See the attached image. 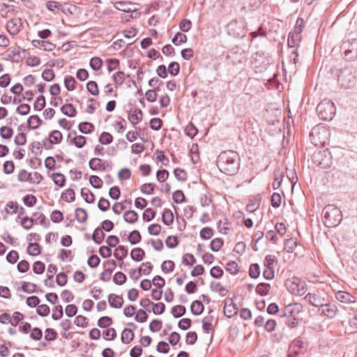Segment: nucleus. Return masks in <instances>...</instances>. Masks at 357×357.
<instances>
[{
  "instance_id": "412c9836",
  "label": "nucleus",
  "mask_w": 357,
  "mask_h": 357,
  "mask_svg": "<svg viewBox=\"0 0 357 357\" xmlns=\"http://www.w3.org/2000/svg\"><path fill=\"white\" fill-rule=\"evenodd\" d=\"M31 44L35 47L40 46L45 51L48 52L52 51L56 47L55 44L43 40H33Z\"/></svg>"
},
{
  "instance_id": "cd10ccee",
  "label": "nucleus",
  "mask_w": 357,
  "mask_h": 357,
  "mask_svg": "<svg viewBox=\"0 0 357 357\" xmlns=\"http://www.w3.org/2000/svg\"><path fill=\"white\" fill-rule=\"evenodd\" d=\"M261 197L257 195L254 199L250 200L246 206V211L249 213H253L258 209L261 202Z\"/></svg>"
},
{
  "instance_id": "774afa93",
  "label": "nucleus",
  "mask_w": 357,
  "mask_h": 357,
  "mask_svg": "<svg viewBox=\"0 0 357 357\" xmlns=\"http://www.w3.org/2000/svg\"><path fill=\"white\" fill-rule=\"evenodd\" d=\"M225 269L231 275H236L239 272L238 265L234 261L228 262L225 266Z\"/></svg>"
},
{
  "instance_id": "9b49d317",
  "label": "nucleus",
  "mask_w": 357,
  "mask_h": 357,
  "mask_svg": "<svg viewBox=\"0 0 357 357\" xmlns=\"http://www.w3.org/2000/svg\"><path fill=\"white\" fill-rule=\"evenodd\" d=\"M227 57L231 61V62L234 64L236 65L245 62L247 59V54L243 49L238 46H236L231 48V50L229 51L227 55Z\"/></svg>"
},
{
  "instance_id": "aec40b11",
  "label": "nucleus",
  "mask_w": 357,
  "mask_h": 357,
  "mask_svg": "<svg viewBox=\"0 0 357 357\" xmlns=\"http://www.w3.org/2000/svg\"><path fill=\"white\" fill-rule=\"evenodd\" d=\"M307 346V344L305 339L302 337H298L294 340L290 345V349H292L296 354H299L300 350L306 349Z\"/></svg>"
},
{
  "instance_id": "79ce46f5",
  "label": "nucleus",
  "mask_w": 357,
  "mask_h": 357,
  "mask_svg": "<svg viewBox=\"0 0 357 357\" xmlns=\"http://www.w3.org/2000/svg\"><path fill=\"white\" fill-rule=\"evenodd\" d=\"M27 253L31 256H38L40 254V247L38 243H30L27 247Z\"/></svg>"
},
{
  "instance_id": "4468645a",
  "label": "nucleus",
  "mask_w": 357,
  "mask_h": 357,
  "mask_svg": "<svg viewBox=\"0 0 357 357\" xmlns=\"http://www.w3.org/2000/svg\"><path fill=\"white\" fill-rule=\"evenodd\" d=\"M8 32L13 36H15L19 33L21 29L23 28V22L21 18L15 17L8 21L6 26Z\"/></svg>"
},
{
  "instance_id": "e2e57ef3",
  "label": "nucleus",
  "mask_w": 357,
  "mask_h": 357,
  "mask_svg": "<svg viewBox=\"0 0 357 357\" xmlns=\"http://www.w3.org/2000/svg\"><path fill=\"white\" fill-rule=\"evenodd\" d=\"M172 42L176 46L180 45L187 42V36L181 32H178L172 39Z\"/></svg>"
},
{
  "instance_id": "a18cd8bd",
  "label": "nucleus",
  "mask_w": 357,
  "mask_h": 357,
  "mask_svg": "<svg viewBox=\"0 0 357 357\" xmlns=\"http://www.w3.org/2000/svg\"><path fill=\"white\" fill-rule=\"evenodd\" d=\"M185 313H186V308L183 305H178L174 306L172 308V314L173 317L176 319L183 316Z\"/></svg>"
},
{
  "instance_id": "c85d7f7f",
  "label": "nucleus",
  "mask_w": 357,
  "mask_h": 357,
  "mask_svg": "<svg viewBox=\"0 0 357 357\" xmlns=\"http://www.w3.org/2000/svg\"><path fill=\"white\" fill-rule=\"evenodd\" d=\"M145 256L144 250L141 248H135L131 250L130 257L133 261H141Z\"/></svg>"
},
{
  "instance_id": "8fccbe9b",
  "label": "nucleus",
  "mask_w": 357,
  "mask_h": 357,
  "mask_svg": "<svg viewBox=\"0 0 357 357\" xmlns=\"http://www.w3.org/2000/svg\"><path fill=\"white\" fill-rule=\"evenodd\" d=\"M116 87L121 86L125 82V73L123 71H118L112 75Z\"/></svg>"
},
{
  "instance_id": "0eeeda50",
  "label": "nucleus",
  "mask_w": 357,
  "mask_h": 357,
  "mask_svg": "<svg viewBox=\"0 0 357 357\" xmlns=\"http://www.w3.org/2000/svg\"><path fill=\"white\" fill-rule=\"evenodd\" d=\"M301 307L300 304L294 303L291 304L286 306L284 310L281 312L280 317H284L285 319L284 324L290 328H294L297 326L298 321L296 317H293V312L294 309H296L298 312L299 311V307Z\"/></svg>"
},
{
  "instance_id": "a878e982",
  "label": "nucleus",
  "mask_w": 357,
  "mask_h": 357,
  "mask_svg": "<svg viewBox=\"0 0 357 357\" xmlns=\"http://www.w3.org/2000/svg\"><path fill=\"white\" fill-rule=\"evenodd\" d=\"M61 112L68 116L74 117L77 114V110L71 103H66L61 107Z\"/></svg>"
},
{
  "instance_id": "a19ab883",
  "label": "nucleus",
  "mask_w": 357,
  "mask_h": 357,
  "mask_svg": "<svg viewBox=\"0 0 357 357\" xmlns=\"http://www.w3.org/2000/svg\"><path fill=\"white\" fill-rule=\"evenodd\" d=\"M52 180L55 185L60 188L63 187L66 185V177L61 173H53L52 174Z\"/></svg>"
},
{
  "instance_id": "49530a36",
  "label": "nucleus",
  "mask_w": 357,
  "mask_h": 357,
  "mask_svg": "<svg viewBox=\"0 0 357 357\" xmlns=\"http://www.w3.org/2000/svg\"><path fill=\"white\" fill-rule=\"evenodd\" d=\"M141 240L142 236L138 230L132 231L128 237V241L132 245L137 244L141 241Z\"/></svg>"
},
{
  "instance_id": "72a5a7b5",
  "label": "nucleus",
  "mask_w": 357,
  "mask_h": 357,
  "mask_svg": "<svg viewBox=\"0 0 357 357\" xmlns=\"http://www.w3.org/2000/svg\"><path fill=\"white\" fill-rule=\"evenodd\" d=\"M81 196L84 198V201L88 204H92L95 201V196L93 193L86 188L81 189Z\"/></svg>"
},
{
  "instance_id": "f3484780",
  "label": "nucleus",
  "mask_w": 357,
  "mask_h": 357,
  "mask_svg": "<svg viewBox=\"0 0 357 357\" xmlns=\"http://www.w3.org/2000/svg\"><path fill=\"white\" fill-rule=\"evenodd\" d=\"M114 7L125 13H134L137 10L136 5L130 1H117L114 3Z\"/></svg>"
},
{
  "instance_id": "69168bd1",
  "label": "nucleus",
  "mask_w": 357,
  "mask_h": 357,
  "mask_svg": "<svg viewBox=\"0 0 357 357\" xmlns=\"http://www.w3.org/2000/svg\"><path fill=\"white\" fill-rule=\"evenodd\" d=\"M296 246L297 241L296 238H290L284 241V249L287 252H293Z\"/></svg>"
},
{
  "instance_id": "6e6552de",
  "label": "nucleus",
  "mask_w": 357,
  "mask_h": 357,
  "mask_svg": "<svg viewBox=\"0 0 357 357\" xmlns=\"http://www.w3.org/2000/svg\"><path fill=\"white\" fill-rule=\"evenodd\" d=\"M328 135V132L325 127L316 126L310 132V138L312 143L317 146L325 144Z\"/></svg>"
},
{
  "instance_id": "0e129e2a",
  "label": "nucleus",
  "mask_w": 357,
  "mask_h": 357,
  "mask_svg": "<svg viewBox=\"0 0 357 357\" xmlns=\"http://www.w3.org/2000/svg\"><path fill=\"white\" fill-rule=\"evenodd\" d=\"M13 135V130L7 126H2L0 128V136L5 139H9Z\"/></svg>"
},
{
  "instance_id": "de8ad7c7",
  "label": "nucleus",
  "mask_w": 357,
  "mask_h": 357,
  "mask_svg": "<svg viewBox=\"0 0 357 357\" xmlns=\"http://www.w3.org/2000/svg\"><path fill=\"white\" fill-rule=\"evenodd\" d=\"M124 203L131 205L132 204V200L130 199H126L124 202H116L113 205L112 210L114 213L116 215H120L121 213V211H123L126 206L124 205Z\"/></svg>"
},
{
  "instance_id": "13d9d810",
  "label": "nucleus",
  "mask_w": 357,
  "mask_h": 357,
  "mask_svg": "<svg viewBox=\"0 0 357 357\" xmlns=\"http://www.w3.org/2000/svg\"><path fill=\"white\" fill-rule=\"evenodd\" d=\"M172 199L176 204H181L185 202V195L181 190H177L173 192Z\"/></svg>"
},
{
  "instance_id": "2f4dec72",
  "label": "nucleus",
  "mask_w": 357,
  "mask_h": 357,
  "mask_svg": "<svg viewBox=\"0 0 357 357\" xmlns=\"http://www.w3.org/2000/svg\"><path fill=\"white\" fill-rule=\"evenodd\" d=\"M138 214L133 210H129L124 213L123 219L124 220L130 224L135 223L138 220Z\"/></svg>"
},
{
  "instance_id": "6ab92c4d",
  "label": "nucleus",
  "mask_w": 357,
  "mask_h": 357,
  "mask_svg": "<svg viewBox=\"0 0 357 357\" xmlns=\"http://www.w3.org/2000/svg\"><path fill=\"white\" fill-rule=\"evenodd\" d=\"M142 116L143 112L138 108H135L133 110L131 109L128 114V119L134 128H136V125L142 121Z\"/></svg>"
},
{
  "instance_id": "3c124183",
  "label": "nucleus",
  "mask_w": 357,
  "mask_h": 357,
  "mask_svg": "<svg viewBox=\"0 0 357 357\" xmlns=\"http://www.w3.org/2000/svg\"><path fill=\"white\" fill-rule=\"evenodd\" d=\"M61 198L67 202H74L75 199V192L74 190L72 188L67 189L65 192L61 194Z\"/></svg>"
},
{
  "instance_id": "7c9ffc66",
  "label": "nucleus",
  "mask_w": 357,
  "mask_h": 357,
  "mask_svg": "<svg viewBox=\"0 0 357 357\" xmlns=\"http://www.w3.org/2000/svg\"><path fill=\"white\" fill-rule=\"evenodd\" d=\"M135 334L132 330L129 328H124L121 333V340L123 344H129L133 340Z\"/></svg>"
},
{
  "instance_id": "e433bc0d",
  "label": "nucleus",
  "mask_w": 357,
  "mask_h": 357,
  "mask_svg": "<svg viewBox=\"0 0 357 357\" xmlns=\"http://www.w3.org/2000/svg\"><path fill=\"white\" fill-rule=\"evenodd\" d=\"M271 289V284L265 282H261L256 287V293L261 296H266Z\"/></svg>"
},
{
  "instance_id": "5fc2aeb1",
  "label": "nucleus",
  "mask_w": 357,
  "mask_h": 357,
  "mask_svg": "<svg viewBox=\"0 0 357 357\" xmlns=\"http://www.w3.org/2000/svg\"><path fill=\"white\" fill-rule=\"evenodd\" d=\"M45 105H46L45 98L44 96L40 95L36 98V100L33 104V108L35 110L41 111L42 109H43L45 108Z\"/></svg>"
},
{
  "instance_id": "f8f14e48",
  "label": "nucleus",
  "mask_w": 357,
  "mask_h": 357,
  "mask_svg": "<svg viewBox=\"0 0 357 357\" xmlns=\"http://www.w3.org/2000/svg\"><path fill=\"white\" fill-rule=\"evenodd\" d=\"M303 299L310 305L317 307L318 311L320 310L324 302L326 301V298L323 296L321 293H307Z\"/></svg>"
},
{
  "instance_id": "2eb2a0df",
  "label": "nucleus",
  "mask_w": 357,
  "mask_h": 357,
  "mask_svg": "<svg viewBox=\"0 0 357 357\" xmlns=\"http://www.w3.org/2000/svg\"><path fill=\"white\" fill-rule=\"evenodd\" d=\"M116 266L115 260H107L104 261L103 267L105 271L102 272L100 275V279L103 282H108L111 279L112 273Z\"/></svg>"
},
{
  "instance_id": "dca6fc26",
  "label": "nucleus",
  "mask_w": 357,
  "mask_h": 357,
  "mask_svg": "<svg viewBox=\"0 0 357 357\" xmlns=\"http://www.w3.org/2000/svg\"><path fill=\"white\" fill-rule=\"evenodd\" d=\"M223 312L225 316L229 318L233 317L238 312V306L233 301L232 298H227L225 301Z\"/></svg>"
},
{
  "instance_id": "4d7b16f0",
  "label": "nucleus",
  "mask_w": 357,
  "mask_h": 357,
  "mask_svg": "<svg viewBox=\"0 0 357 357\" xmlns=\"http://www.w3.org/2000/svg\"><path fill=\"white\" fill-rule=\"evenodd\" d=\"M260 275V267L257 263L252 264L249 268V275L253 279H257Z\"/></svg>"
},
{
  "instance_id": "6e6d98bb",
  "label": "nucleus",
  "mask_w": 357,
  "mask_h": 357,
  "mask_svg": "<svg viewBox=\"0 0 357 357\" xmlns=\"http://www.w3.org/2000/svg\"><path fill=\"white\" fill-rule=\"evenodd\" d=\"M76 80L73 76H66L64 78V84L66 89L69 91L75 89Z\"/></svg>"
},
{
  "instance_id": "9d476101",
  "label": "nucleus",
  "mask_w": 357,
  "mask_h": 357,
  "mask_svg": "<svg viewBox=\"0 0 357 357\" xmlns=\"http://www.w3.org/2000/svg\"><path fill=\"white\" fill-rule=\"evenodd\" d=\"M252 63L259 70L266 69L271 63V56L264 52H257L252 56Z\"/></svg>"
},
{
  "instance_id": "c756f323",
  "label": "nucleus",
  "mask_w": 357,
  "mask_h": 357,
  "mask_svg": "<svg viewBox=\"0 0 357 357\" xmlns=\"http://www.w3.org/2000/svg\"><path fill=\"white\" fill-rule=\"evenodd\" d=\"M105 234L100 227H97L94 229L93 233L91 236V240H93L96 244L100 245L104 241Z\"/></svg>"
},
{
  "instance_id": "37998d69",
  "label": "nucleus",
  "mask_w": 357,
  "mask_h": 357,
  "mask_svg": "<svg viewBox=\"0 0 357 357\" xmlns=\"http://www.w3.org/2000/svg\"><path fill=\"white\" fill-rule=\"evenodd\" d=\"M210 289L213 291L218 292L221 296H225L228 293V289L222 287L220 282L215 284L214 282H212L210 284Z\"/></svg>"
},
{
  "instance_id": "39448f33",
  "label": "nucleus",
  "mask_w": 357,
  "mask_h": 357,
  "mask_svg": "<svg viewBox=\"0 0 357 357\" xmlns=\"http://www.w3.org/2000/svg\"><path fill=\"white\" fill-rule=\"evenodd\" d=\"M343 51L344 59L347 61L357 59V38H349L344 40L340 46Z\"/></svg>"
},
{
  "instance_id": "7ed1b4c3",
  "label": "nucleus",
  "mask_w": 357,
  "mask_h": 357,
  "mask_svg": "<svg viewBox=\"0 0 357 357\" xmlns=\"http://www.w3.org/2000/svg\"><path fill=\"white\" fill-rule=\"evenodd\" d=\"M316 111L321 120L329 121L335 116L336 108L331 100L324 99L317 105Z\"/></svg>"
},
{
  "instance_id": "c9c22d12",
  "label": "nucleus",
  "mask_w": 357,
  "mask_h": 357,
  "mask_svg": "<svg viewBox=\"0 0 357 357\" xmlns=\"http://www.w3.org/2000/svg\"><path fill=\"white\" fill-rule=\"evenodd\" d=\"M301 40V36L298 34H294L291 32L289 33L287 39V45L289 47H297Z\"/></svg>"
},
{
  "instance_id": "c03bdc74",
  "label": "nucleus",
  "mask_w": 357,
  "mask_h": 357,
  "mask_svg": "<svg viewBox=\"0 0 357 357\" xmlns=\"http://www.w3.org/2000/svg\"><path fill=\"white\" fill-rule=\"evenodd\" d=\"M224 245V241L221 238H215L211 241L210 248L211 251L218 252Z\"/></svg>"
},
{
  "instance_id": "f257e3e1",
  "label": "nucleus",
  "mask_w": 357,
  "mask_h": 357,
  "mask_svg": "<svg viewBox=\"0 0 357 357\" xmlns=\"http://www.w3.org/2000/svg\"><path fill=\"white\" fill-rule=\"evenodd\" d=\"M217 165L222 172L227 175H234L239 169L240 157L238 153L234 151H222L218 157Z\"/></svg>"
},
{
  "instance_id": "58836bf2",
  "label": "nucleus",
  "mask_w": 357,
  "mask_h": 357,
  "mask_svg": "<svg viewBox=\"0 0 357 357\" xmlns=\"http://www.w3.org/2000/svg\"><path fill=\"white\" fill-rule=\"evenodd\" d=\"M63 139L61 132L59 130H53L50 134L49 143L50 144H59Z\"/></svg>"
},
{
  "instance_id": "a211bd4d",
  "label": "nucleus",
  "mask_w": 357,
  "mask_h": 357,
  "mask_svg": "<svg viewBox=\"0 0 357 357\" xmlns=\"http://www.w3.org/2000/svg\"><path fill=\"white\" fill-rule=\"evenodd\" d=\"M335 296L338 301L344 304H351L356 302V297L344 291H337Z\"/></svg>"
},
{
  "instance_id": "ddd939ff",
  "label": "nucleus",
  "mask_w": 357,
  "mask_h": 357,
  "mask_svg": "<svg viewBox=\"0 0 357 357\" xmlns=\"http://www.w3.org/2000/svg\"><path fill=\"white\" fill-rule=\"evenodd\" d=\"M338 312L337 307L335 304L330 303L328 299L324 302L318 311L319 314L321 316L326 317L328 319L334 318Z\"/></svg>"
},
{
  "instance_id": "20e7f679",
  "label": "nucleus",
  "mask_w": 357,
  "mask_h": 357,
  "mask_svg": "<svg viewBox=\"0 0 357 357\" xmlns=\"http://www.w3.org/2000/svg\"><path fill=\"white\" fill-rule=\"evenodd\" d=\"M285 286L291 294L296 296H303L307 291L305 282L297 277L287 279Z\"/></svg>"
},
{
  "instance_id": "bf43d9fd",
  "label": "nucleus",
  "mask_w": 357,
  "mask_h": 357,
  "mask_svg": "<svg viewBox=\"0 0 357 357\" xmlns=\"http://www.w3.org/2000/svg\"><path fill=\"white\" fill-rule=\"evenodd\" d=\"M18 181L21 182H33L31 174L27 172L25 169H22L17 176Z\"/></svg>"
},
{
  "instance_id": "f704fd0d",
  "label": "nucleus",
  "mask_w": 357,
  "mask_h": 357,
  "mask_svg": "<svg viewBox=\"0 0 357 357\" xmlns=\"http://www.w3.org/2000/svg\"><path fill=\"white\" fill-rule=\"evenodd\" d=\"M75 217L78 222L84 223L87 220V212L84 208H77L75 211Z\"/></svg>"
},
{
  "instance_id": "423d86ee",
  "label": "nucleus",
  "mask_w": 357,
  "mask_h": 357,
  "mask_svg": "<svg viewBox=\"0 0 357 357\" xmlns=\"http://www.w3.org/2000/svg\"><path fill=\"white\" fill-rule=\"evenodd\" d=\"M313 161L320 168L326 169L332 165V155L328 149L319 151L313 154Z\"/></svg>"
},
{
  "instance_id": "473e14b6",
  "label": "nucleus",
  "mask_w": 357,
  "mask_h": 357,
  "mask_svg": "<svg viewBox=\"0 0 357 357\" xmlns=\"http://www.w3.org/2000/svg\"><path fill=\"white\" fill-rule=\"evenodd\" d=\"M78 129L79 132L86 135L93 132L95 130V127L93 123L84 121L79 124Z\"/></svg>"
},
{
  "instance_id": "052dcab7",
  "label": "nucleus",
  "mask_w": 357,
  "mask_h": 357,
  "mask_svg": "<svg viewBox=\"0 0 357 357\" xmlns=\"http://www.w3.org/2000/svg\"><path fill=\"white\" fill-rule=\"evenodd\" d=\"M98 326L101 328H108L112 324V319L107 316L100 317L98 320Z\"/></svg>"
},
{
  "instance_id": "603ef678",
  "label": "nucleus",
  "mask_w": 357,
  "mask_h": 357,
  "mask_svg": "<svg viewBox=\"0 0 357 357\" xmlns=\"http://www.w3.org/2000/svg\"><path fill=\"white\" fill-rule=\"evenodd\" d=\"M198 132L197 128L192 123L189 122L185 128V133L187 136L192 139Z\"/></svg>"
},
{
  "instance_id": "4c0bfd02",
  "label": "nucleus",
  "mask_w": 357,
  "mask_h": 357,
  "mask_svg": "<svg viewBox=\"0 0 357 357\" xmlns=\"http://www.w3.org/2000/svg\"><path fill=\"white\" fill-rule=\"evenodd\" d=\"M102 160L99 158H93L89 162V167L92 171L98 172L101 171V166H102Z\"/></svg>"
},
{
  "instance_id": "bb28decb",
  "label": "nucleus",
  "mask_w": 357,
  "mask_h": 357,
  "mask_svg": "<svg viewBox=\"0 0 357 357\" xmlns=\"http://www.w3.org/2000/svg\"><path fill=\"white\" fill-rule=\"evenodd\" d=\"M161 219L165 225L169 226L174 222V214L170 209L165 208Z\"/></svg>"
},
{
  "instance_id": "b1692460",
  "label": "nucleus",
  "mask_w": 357,
  "mask_h": 357,
  "mask_svg": "<svg viewBox=\"0 0 357 357\" xmlns=\"http://www.w3.org/2000/svg\"><path fill=\"white\" fill-rule=\"evenodd\" d=\"M43 123V121L38 115H32L27 119L28 128L36 130Z\"/></svg>"
},
{
  "instance_id": "f03ea898",
  "label": "nucleus",
  "mask_w": 357,
  "mask_h": 357,
  "mask_svg": "<svg viewBox=\"0 0 357 357\" xmlns=\"http://www.w3.org/2000/svg\"><path fill=\"white\" fill-rule=\"evenodd\" d=\"M324 223L329 228L335 227L342 220V211L334 205L328 204L323 209Z\"/></svg>"
},
{
  "instance_id": "864d4df0",
  "label": "nucleus",
  "mask_w": 357,
  "mask_h": 357,
  "mask_svg": "<svg viewBox=\"0 0 357 357\" xmlns=\"http://www.w3.org/2000/svg\"><path fill=\"white\" fill-rule=\"evenodd\" d=\"M21 289L27 294L36 292V285L29 282H22L21 283Z\"/></svg>"
},
{
  "instance_id": "09e8293b",
  "label": "nucleus",
  "mask_w": 357,
  "mask_h": 357,
  "mask_svg": "<svg viewBox=\"0 0 357 357\" xmlns=\"http://www.w3.org/2000/svg\"><path fill=\"white\" fill-rule=\"evenodd\" d=\"M113 137L108 132H103L98 138V142L103 145H107L112 142Z\"/></svg>"
},
{
  "instance_id": "4be33fe9",
  "label": "nucleus",
  "mask_w": 357,
  "mask_h": 357,
  "mask_svg": "<svg viewBox=\"0 0 357 357\" xmlns=\"http://www.w3.org/2000/svg\"><path fill=\"white\" fill-rule=\"evenodd\" d=\"M108 302L109 305L113 308H121L123 303L122 296L110 294L108 296Z\"/></svg>"
},
{
  "instance_id": "5701e85b",
  "label": "nucleus",
  "mask_w": 357,
  "mask_h": 357,
  "mask_svg": "<svg viewBox=\"0 0 357 357\" xmlns=\"http://www.w3.org/2000/svg\"><path fill=\"white\" fill-rule=\"evenodd\" d=\"M72 135L75 137L72 139V143L77 148L81 149L86 144V137L83 135H76V132L74 131L68 134V138H70Z\"/></svg>"
},
{
  "instance_id": "ea45409f",
  "label": "nucleus",
  "mask_w": 357,
  "mask_h": 357,
  "mask_svg": "<svg viewBox=\"0 0 357 357\" xmlns=\"http://www.w3.org/2000/svg\"><path fill=\"white\" fill-rule=\"evenodd\" d=\"M128 255V250L124 245H119L114 252V256L118 260L123 261Z\"/></svg>"
},
{
  "instance_id": "393cba45",
  "label": "nucleus",
  "mask_w": 357,
  "mask_h": 357,
  "mask_svg": "<svg viewBox=\"0 0 357 357\" xmlns=\"http://www.w3.org/2000/svg\"><path fill=\"white\" fill-rule=\"evenodd\" d=\"M204 310V306L202 301L195 300L191 303L190 310L194 315H200Z\"/></svg>"
},
{
  "instance_id": "1a4fd4ad",
  "label": "nucleus",
  "mask_w": 357,
  "mask_h": 357,
  "mask_svg": "<svg viewBox=\"0 0 357 357\" xmlns=\"http://www.w3.org/2000/svg\"><path fill=\"white\" fill-rule=\"evenodd\" d=\"M337 80L340 84L345 89L352 87L356 82L355 76L349 68H344L340 70Z\"/></svg>"
},
{
  "instance_id": "680f3d73",
  "label": "nucleus",
  "mask_w": 357,
  "mask_h": 357,
  "mask_svg": "<svg viewBox=\"0 0 357 357\" xmlns=\"http://www.w3.org/2000/svg\"><path fill=\"white\" fill-rule=\"evenodd\" d=\"M86 89L92 96H98L99 93L98 84L95 81H89L86 84Z\"/></svg>"
},
{
  "instance_id": "338daca9",
  "label": "nucleus",
  "mask_w": 357,
  "mask_h": 357,
  "mask_svg": "<svg viewBox=\"0 0 357 357\" xmlns=\"http://www.w3.org/2000/svg\"><path fill=\"white\" fill-rule=\"evenodd\" d=\"M127 280L126 275L121 271L116 272L113 277V281L118 285L123 284Z\"/></svg>"
}]
</instances>
